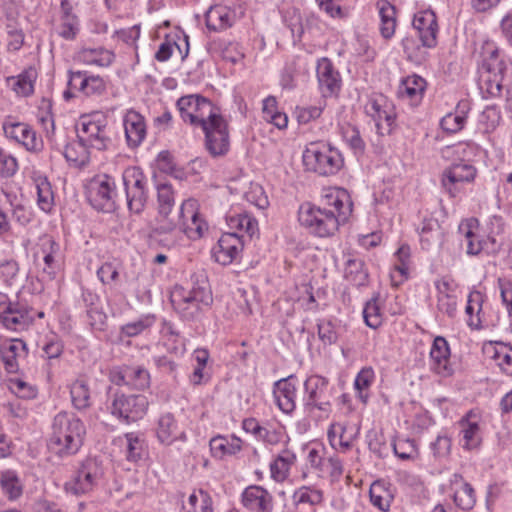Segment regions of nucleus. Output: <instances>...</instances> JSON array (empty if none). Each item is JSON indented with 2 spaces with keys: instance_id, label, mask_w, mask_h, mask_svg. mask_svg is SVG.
Segmentation results:
<instances>
[{
  "instance_id": "obj_43",
  "label": "nucleus",
  "mask_w": 512,
  "mask_h": 512,
  "mask_svg": "<svg viewBox=\"0 0 512 512\" xmlns=\"http://www.w3.org/2000/svg\"><path fill=\"white\" fill-rule=\"evenodd\" d=\"M70 395L73 406L77 410H84L91 405L90 388L84 379L75 380L70 387Z\"/></svg>"
},
{
  "instance_id": "obj_13",
  "label": "nucleus",
  "mask_w": 512,
  "mask_h": 512,
  "mask_svg": "<svg viewBox=\"0 0 512 512\" xmlns=\"http://www.w3.org/2000/svg\"><path fill=\"white\" fill-rule=\"evenodd\" d=\"M365 112L376 123L377 130L380 134H390L395 126L396 113L391 102L382 95H374L370 97L365 105Z\"/></svg>"
},
{
  "instance_id": "obj_53",
  "label": "nucleus",
  "mask_w": 512,
  "mask_h": 512,
  "mask_svg": "<svg viewBox=\"0 0 512 512\" xmlns=\"http://www.w3.org/2000/svg\"><path fill=\"white\" fill-rule=\"evenodd\" d=\"M125 193L129 211L142 213L148 201V189L125 190Z\"/></svg>"
},
{
  "instance_id": "obj_6",
  "label": "nucleus",
  "mask_w": 512,
  "mask_h": 512,
  "mask_svg": "<svg viewBox=\"0 0 512 512\" xmlns=\"http://www.w3.org/2000/svg\"><path fill=\"white\" fill-rule=\"evenodd\" d=\"M35 320V313L32 307L17 293L15 298L0 292V322L12 331H24L28 329Z\"/></svg>"
},
{
  "instance_id": "obj_33",
  "label": "nucleus",
  "mask_w": 512,
  "mask_h": 512,
  "mask_svg": "<svg viewBox=\"0 0 512 512\" xmlns=\"http://www.w3.org/2000/svg\"><path fill=\"white\" fill-rule=\"evenodd\" d=\"M211 453L214 457L222 459L226 455H235L242 449V441L236 436L227 438L218 435L209 442Z\"/></svg>"
},
{
  "instance_id": "obj_40",
  "label": "nucleus",
  "mask_w": 512,
  "mask_h": 512,
  "mask_svg": "<svg viewBox=\"0 0 512 512\" xmlns=\"http://www.w3.org/2000/svg\"><path fill=\"white\" fill-rule=\"evenodd\" d=\"M157 202H158V213L160 220L158 225L162 221H166L172 211L175 204L174 191L172 186L168 183H159L157 185Z\"/></svg>"
},
{
  "instance_id": "obj_16",
  "label": "nucleus",
  "mask_w": 512,
  "mask_h": 512,
  "mask_svg": "<svg viewBox=\"0 0 512 512\" xmlns=\"http://www.w3.org/2000/svg\"><path fill=\"white\" fill-rule=\"evenodd\" d=\"M242 236L236 232L224 233L213 247L212 254L216 262L221 265H229L235 261L243 250Z\"/></svg>"
},
{
  "instance_id": "obj_58",
  "label": "nucleus",
  "mask_w": 512,
  "mask_h": 512,
  "mask_svg": "<svg viewBox=\"0 0 512 512\" xmlns=\"http://www.w3.org/2000/svg\"><path fill=\"white\" fill-rule=\"evenodd\" d=\"M125 439L127 459L133 462L141 459L144 452V440L134 432L125 434Z\"/></svg>"
},
{
  "instance_id": "obj_14",
  "label": "nucleus",
  "mask_w": 512,
  "mask_h": 512,
  "mask_svg": "<svg viewBox=\"0 0 512 512\" xmlns=\"http://www.w3.org/2000/svg\"><path fill=\"white\" fill-rule=\"evenodd\" d=\"M3 131L7 138L21 144L27 151L39 152L43 148L42 139L26 123L6 121L3 124Z\"/></svg>"
},
{
  "instance_id": "obj_35",
  "label": "nucleus",
  "mask_w": 512,
  "mask_h": 512,
  "mask_svg": "<svg viewBox=\"0 0 512 512\" xmlns=\"http://www.w3.org/2000/svg\"><path fill=\"white\" fill-rule=\"evenodd\" d=\"M477 228V220L470 219L459 225V232L464 235L466 243V252L469 255H478L487 245L486 241H482L475 232Z\"/></svg>"
},
{
  "instance_id": "obj_60",
  "label": "nucleus",
  "mask_w": 512,
  "mask_h": 512,
  "mask_svg": "<svg viewBox=\"0 0 512 512\" xmlns=\"http://www.w3.org/2000/svg\"><path fill=\"white\" fill-rule=\"evenodd\" d=\"M396 262L394 264L395 271L401 277L407 279L411 268V250L408 245H402L395 253Z\"/></svg>"
},
{
  "instance_id": "obj_9",
  "label": "nucleus",
  "mask_w": 512,
  "mask_h": 512,
  "mask_svg": "<svg viewBox=\"0 0 512 512\" xmlns=\"http://www.w3.org/2000/svg\"><path fill=\"white\" fill-rule=\"evenodd\" d=\"M116 182L107 174L92 179L88 188V200L98 211L112 212L116 208Z\"/></svg>"
},
{
  "instance_id": "obj_22",
  "label": "nucleus",
  "mask_w": 512,
  "mask_h": 512,
  "mask_svg": "<svg viewBox=\"0 0 512 512\" xmlns=\"http://www.w3.org/2000/svg\"><path fill=\"white\" fill-rule=\"evenodd\" d=\"M27 353L26 343L21 339L5 340L0 345V359L8 373L18 372L19 359L26 357Z\"/></svg>"
},
{
  "instance_id": "obj_63",
  "label": "nucleus",
  "mask_w": 512,
  "mask_h": 512,
  "mask_svg": "<svg viewBox=\"0 0 512 512\" xmlns=\"http://www.w3.org/2000/svg\"><path fill=\"white\" fill-rule=\"evenodd\" d=\"M79 32V19L75 18H60V24L57 27V33L60 37L66 40L75 39Z\"/></svg>"
},
{
  "instance_id": "obj_28",
  "label": "nucleus",
  "mask_w": 512,
  "mask_h": 512,
  "mask_svg": "<svg viewBox=\"0 0 512 512\" xmlns=\"http://www.w3.org/2000/svg\"><path fill=\"white\" fill-rule=\"evenodd\" d=\"M419 235L421 247L427 251L439 249L444 242V230L436 219H424Z\"/></svg>"
},
{
  "instance_id": "obj_27",
  "label": "nucleus",
  "mask_w": 512,
  "mask_h": 512,
  "mask_svg": "<svg viewBox=\"0 0 512 512\" xmlns=\"http://www.w3.org/2000/svg\"><path fill=\"white\" fill-rule=\"evenodd\" d=\"M182 213H188L189 221L182 220L180 230L190 239L200 238L205 230V223L197 211L196 201L192 199L185 200L182 203Z\"/></svg>"
},
{
  "instance_id": "obj_62",
  "label": "nucleus",
  "mask_w": 512,
  "mask_h": 512,
  "mask_svg": "<svg viewBox=\"0 0 512 512\" xmlns=\"http://www.w3.org/2000/svg\"><path fill=\"white\" fill-rule=\"evenodd\" d=\"M59 246L53 240H49V251L44 250V268L43 272L46 273L49 278H54L58 269V263L56 260V252L58 251Z\"/></svg>"
},
{
  "instance_id": "obj_55",
  "label": "nucleus",
  "mask_w": 512,
  "mask_h": 512,
  "mask_svg": "<svg viewBox=\"0 0 512 512\" xmlns=\"http://www.w3.org/2000/svg\"><path fill=\"white\" fill-rule=\"evenodd\" d=\"M394 454L402 460H414L418 457V449L412 439H397L392 443Z\"/></svg>"
},
{
  "instance_id": "obj_49",
  "label": "nucleus",
  "mask_w": 512,
  "mask_h": 512,
  "mask_svg": "<svg viewBox=\"0 0 512 512\" xmlns=\"http://www.w3.org/2000/svg\"><path fill=\"white\" fill-rule=\"evenodd\" d=\"M37 189L38 206L44 212H49L54 203L53 191L50 183L45 177H38L35 180Z\"/></svg>"
},
{
  "instance_id": "obj_1",
  "label": "nucleus",
  "mask_w": 512,
  "mask_h": 512,
  "mask_svg": "<svg viewBox=\"0 0 512 512\" xmlns=\"http://www.w3.org/2000/svg\"><path fill=\"white\" fill-rule=\"evenodd\" d=\"M352 213V202L345 189H329L318 206L304 203L300 206V224L319 237H329L346 223Z\"/></svg>"
},
{
  "instance_id": "obj_64",
  "label": "nucleus",
  "mask_w": 512,
  "mask_h": 512,
  "mask_svg": "<svg viewBox=\"0 0 512 512\" xmlns=\"http://www.w3.org/2000/svg\"><path fill=\"white\" fill-rule=\"evenodd\" d=\"M97 276L103 284L114 283L119 277V265L115 262H105L98 268Z\"/></svg>"
},
{
  "instance_id": "obj_32",
  "label": "nucleus",
  "mask_w": 512,
  "mask_h": 512,
  "mask_svg": "<svg viewBox=\"0 0 512 512\" xmlns=\"http://www.w3.org/2000/svg\"><path fill=\"white\" fill-rule=\"evenodd\" d=\"M37 79V71L33 67H28L18 76L7 78V83L12 90L19 96L27 97L34 92V83Z\"/></svg>"
},
{
  "instance_id": "obj_18",
  "label": "nucleus",
  "mask_w": 512,
  "mask_h": 512,
  "mask_svg": "<svg viewBox=\"0 0 512 512\" xmlns=\"http://www.w3.org/2000/svg\"><path fill=\"white\" fill-rule=\"evenodd\" d=\"M273 396L278 408L283 413H292L296 408V377L290 375L276 381L273 386Z\"/></svg>"
},
{
  "instance_id": "obj_34",
  "label": "nucleus",
  "mask_w": 512,
  "mask_h": 512,
  "mask_svg": "<svg viewBox=\"0 0 512 512\" xmlns=\"http://www.w3.org/2000/svg\"><path fill=\"white\" fill-rule=\"evenodd\" d=\"M426 88V81L416 74L404 78L398 88V95L411 101L422 99Z\"/></svg>"
},
{
  "instance_id": "obj_30",
  "label": "nucleus",
  "mask_w": 512,
  "mask_h": 512,
  "mask_svg": "<svg viewBox=\"0 0 512 512\" xmlns=\"http://www.w3.org/2000/svg\"><path fill=\"white\" fill-rule=\"evenodd\" d=\"M451 482L455 486L453 495L455 504L462 510H471L476 503L473 487L468 482H465L459 474H454Z\"/></svg>"
},
{
  "instance_id": "obj_21",
  "label": "nucleus",
  "mask_w": 512,
  "mask_h": 512,
  "mask_svg": "<svg viewBox=\"0 0 512 512\" xmlns=\"http://www.w3.org/2000/svg\"><path fill=\"white\" fill-rule=\"evenodd\" d=\"M461 445L466 450L477 449L482 442L479 419L473 410L468 411L459 421Z\"/></svg>"
},
{
  "instance_id": "obj_45",
  "label": "nucleus",
  "mask_w": 512,
  "mask_h": 512,
  "mask_svg": "<svg viewBox=\"0 0 512 512\" xmlns=\"http://www.w3.org/2000/svg\"><path fill=\"white\" fill-rule=\"evenodd\" d=\"M296 457L289 450H283L276 459L271 463L270 470L273 479L283 481L288 476L291 465Z\"/></svg>"
},
{
  "instance_id": "obj_61",
  "label": "nucleus",
  "mask_w": 512,
  "mask_h": 512,
  "mask_svg": "<svg viewBox=\"0 0 512 512\" xmlns=\"http://www.w3.org/2000/svg\"><path fill=\"white\" fill-rule=\"evenodd\" d=\"M338 436L339 445L343 451L350 449L354 436L348 434V429L341 423L332 424L328 431V438L331 442Z\"/></svg>"
},
{
  "instance_id": "obj_56",
  "label": "nucleus",
  "mask_w": 512,
  "mask_h": 512,
  "mask_svg": "<svg viewBox=\"0 0 512 512\" xmlns=\"http://www.w3.org/2000/svg\"><path fill=\"white\" fill-rule=\"evenodd\" d=\"M363 317L367 326L377 329L383 322V315L378 303V298L369 300L363 310Z\"/></svg>"
},
{
  "instance_id": "obj_31",
  "label": "nucleus",
  "mask_w": 512,
  "mask_h": 512,
  "mask_svg": "<svg viewBox=\"0 0 512 512\" xmlns=\"http://www.w3.org/2000/svg\"><path fill=\"white\" fill-rule=\"evenodd\" d=\"M477 152L478 146L476 144L460 142L442 148L441 155L442 158L450 160L452 163H470Z\"/></svg>"
},
{
  "instance_id": "obj_12",
  "label": "nucleus",
  "mask_w": 512,
  "mask_h": 512,
  "mask_svg": "<svg viewBox=\"0 0 512 512\" xmlns=\"http://www.w3.org/2000/svg\"><path fill=\"white\" fill-rule=\"evenodd\" d=\"M205 134V146L214 157L225 155L229 150L228 125L219 114L200 127Z\"/></svg>"
},
{
  "instance_id": "obj_25",
  "label": "nucleus",
  "mask_w": 512,
  "mask_h": 512,
  "mask_svg": "<svg viewBox=\"0 0 512 512\" xmlns=\"http://www.w3.org/2000/svg\"><path fill=\"white\" fill-rule=\"evenodd\" d=\"M236 19V13L226 5L211 6L205 14L206 27L210 31L220 32L230 28Z\"/></svg>"
},
{
  "instance_id": "obj_46",
  "label": "nucleus",
  "mask_w": 512,
  "mask_h": 512,
  "mask_svg": "<svg viewBox=\"0 0 512 512\" xmlns=\"http://www.w3.org/2000/svg\"><path fill=\"white\" fill-rule=\"evenodd\" d=\"M370 501L373 506L377 507L383 512H387L390 508L393 496L391 492L385 487V484L380 481H375L370 487Z\"/></svg>"
},
{
  "instance_id": "obj_24",
  "label": "nucleus",
  "mask_w": 512,
  "mask_h": 512,
  "mask_svg": "<svg viewBox=\"0 0 512 512\" xmlns=\"http://www.w3.org/2000/svg\"><path fill=\"white\" fill-rule=\"evenodd\" d=\"M157 439L164 445H171L177 440L186 439L185 431L182 430L174 415L166 412L160 415L156 425Z\"/></svg>"
},
{
  "instance_id": "obj_57",
  "label": "nucleus",
  "mask_w": 512,
  "mask_h": 512,
  "mask_svg": "<svg viewBox=\"0 0 512 512\" xmlns=\"http://www.w3.org/2000/svg\"><path fill=\"white\" fill-rule=\"evenodd\" d=\"M155 322V317L153 315L142 316L136 321L129 322L120 328V332L122 335L126 337H135L141 334L146 329L150 328Z\"/></svg>"
},
{
  "instance_id": "obj_7",
  "label": "nucleus",
  "mask_w": 512,
  "mask_h": 512,
  "mask_svg": "<svg viewBox=\"0 0 512 512\" xmlns=\"http://www.w3.org/2000/svg\"><path fill=\"white\" fill-rule=\"evenodd\" d=\"M148 400L141 394L113 393L107 403L108 412L120 422L130 424L143 418Z\"/></svg>"
},
{
  "instance_id": "obj_48",
  "label": "nucleus",
  "mask_w": 512,
  "mask_h": 512,
  "mask_svg": "<svg viewBox=\"0 0 512 512\" xmlns=\"http://www.w3.org/2000/svg\"><path fill=\"white\" fill-rule=\"evenodd\" d=\"M122 180L125 190L148 189V179L138 167H128L123 171Z\"/></svg>"
},
{
  "instance_id": "obj_29",
  "label": "nucleus",
  "mask_w": 512,
  "mask_h": 512,
  "mask_svg": "<svg viewBox=\"0 0 512 512\" xmlns=\"http://www.w3.org/2000/svg\"><path fill=\"white\" fill-rule=\"evenodd\" d=\"M191 113H189L187 122L193 126L201 127L217 115L219 110L216 108L211 101L198 95L194 105H192Z\"/></svg>"
},
{
  "instance_id": "obj_17",
  "label": "nucleus",
  "mask_w": 512,
  "mask_h": 512,
  "mask_svg": "<svg viewBox=\"0 0 512 512\" xmlns=\"http://www.w3.org/2000/svg\"><path fill=\"white\" fill-rule=\"evenodd\" d=\"M319 89L324 98L336 95L341 88V77L328 58H321L316 67Z\"/></svg>"
},
{
  "instance_id": "obj_10",
  "label": "nucleus",
  "mask_w": 512,
  "mask_h": 512,
  "mask_svg": "<svg viewBox=\"0 0 512 512\" xmlns=\"http://www.w3.org/2000/svg\"><path fill=\"white\" fill-rule=\"evenodd\" d=\"M329 381L320 375H312L304 382V406L308 411L315 409L328 413L331 410Z\"/></svg>"
},
{
  "instance_id": "obj_8",
  "label": "nucleus",
  "mask_w": 512,
  "mask_h": 512,
  "mask_svg": "<svg viewBox=\"0 0 512 512\" xmlns=\"http://www.w3.org/2000/svg\"><path fill=\"white\" fill-rule=\"evenodd\" d=\"M104 468L95 458L85 459L75 475L65 484L67 492L74 495L88 494L103 484Z\"/></svg>"
},
{
  "instance_id": "obj_38",
  "label": "nucleus",
  "mask_w": 512,
  "mask_h": 512,
  "mask_svg": "<svg viewBox=\"0 0 512 512\" xmlns=\"http://www.w3.org/2000/svg\"><path fill=\"white\" fill-rule=\"evenodd\" d=\"M344 277L354 286H364L368 281V272L361 258L350 257L346 260Z\"/></svg>"
},
{
  "instance_id": "obj_44",
  "label": "nucleus",
  "mask_w": 512,
  "mask_h": 512,
  "mask_svg": "<svg viewBox=\"0 0 512 512\" xmlns=\"http://www.w3.org/2000/svg\"><path fill=\"white\" fill-rule=\"evenodd\" d=\"M0 487L2 492L9 500H15L22 495L23 486L13 470L3 471L0 475Z\"/></svg>"
},
{
  "instance_id": "obj_54",
  "label": "nucleus",
  "mask_w": 512,
  "mask_h": 512,
  "mask_svg": "<svg viewBox=\"0 0 512 512\" xmlns=\"http://www.w3.org/2000/svg\"><path fill=\"white\" fill-rule=\"evenodd\" d=\"M374 378H375V374L371 367H365V368L361 369V371L357 374V376L355 378L354 386L358 392L359 398L363 402H366V400L368 398L367 391L370 388V386L372 385Z\"/></svg>"
},
{
  "instance_id": "obj_11",
  "label": "nucleus",
  "mask_w": 512,
  "mask_h": 512,
  "mask_svg": "<svg viewBox=\"0 0 512 512\" xmlns=\"http://www.w3.org/2000/svg\"><path fill=\"white\" fill-rule=\"evenodd\" d=\"M476 168L470 163H452L441 176V186L452 198L463 192L464 186L474 181Z\"/></svg>"
},
{
  "instance_id": "obj_39",
  "label": "nucleus",
  "mask_w": 512,
  "mask_h": 512,
  "mask_svg": "<svg viewBox=\"0 0 512 512\" xmlns=\"http://www.w3.org/2000/svg\"><path fill=\"white\" fill-rule=\"evenodd\" d=\"M380 16V33L385 39H390L396 29L395 7L386 0L378 2Z\"/></svg>"
},
{
  "instance_id": "obj_47",
  "label": "nucleus",
  "mask_w": 512,
  "mask_h": 512,
  "mask_svg": "<svg viewBox=\"0 0 512 512\" xmlns=\"http://www.w3.org/2000/svg\"><path fill=\"white\" fill-rule=\"evenodd\" d=\"M124 377L128 381V386L137 390H144L150 385V374L141 366H126Z\"/></svg>"
},
{
  "instance_id": "obj_19",
  "label": "nucleus",
  "mask_w": 512,
  "mask_h": 512,
  "mask_svg": "<svg viewBox=\"0 0 512 512\" xmlns=\"http://www.w3.org/2000/svg\"><path fill=\"white\" fill-rule=\"evenodd\" d=\"M241 501L248 512H273V496L262 486L251 485L245 488Z\"/></svg>"
},
{
  "instance_id": "obj_37",
  "label": "nucleus",
  "mask_w": 512,
  "mask_h": 512,
  "mask_svg": "<svg viewBox=\"0 0 512 512\" xmlns=\"http://www.w3.org/2000/svg\"><path fill=\"white\" fill-rule=\"evenodd\" d=\"M79 59L88 65L107 67L114 61L115 55L103 47L83 48L78 53Z\"/></svg>"
},
{
  "instance_id": "obj_36",
  "label": "nucleus",
  "mask_w": 512,
  "mask_h": 512,
  "mask_svg": "<svg viewBox=\"0 0 512 512\" xmlns=\"http://www.w3.org/2000/svg\"><path fill=\"white\" fill-rule=\"evenodd\" d=\"M228 227L233 232H245L249 237H252L258 231L257 220L248 213H229L226 216Z\"/></svg>"
},
{
  "instance_id": "obj_51",
  "label": "nucleus",
  "mask_w": 512,
  "mask_h": 512,
  "mask_svg": "<svg viewBox=\"0 0 512 512\" xmlns=\"http://www.w3.org/2000/svg\"><path fill=\"white\" fill-rule=\"evenodd\" d=\"M293 500L296 504L319 505L323 501V492L316 488L302 486L294 492Z\"/></svg>"
},
{
  "instance_id": "obj_3",
  "label": "nucleus",
  "mask_w": 512,
  "mask_h": 512,
  "mask_svg": "<svg viewBox=\"0 0 512 512\" xmlns=\"http://www.w3.org/2000/svg\"><path fill=\"white\" fill-rule=\"evenodd\" d=\"M192 286L185 288L175 286L170 294L174 309L186 319L193 318L200 310V305H209L212 301L211 292L203 274L191 277Z\"/></svg>"
},
{
  "instance_id": "obj_4",
  "label": "nucleus",
  "mask_w": 512,
  "mask_h": 512,
  "mask_svg": "<svg viewBox=\"0 0 512 512\" xmlns=\"http://www.w3.org/2000/svg\"><path fill=\"white\" fill-rule=\"evenodd\" d=\"M303 164L308 171L319 176L337 174L344 165L341 152L330 143L316 141L309 143L303 152Z\"/></svg>"
},
{
  "instance_id": "obj_5",
  "label": "nucleus",
  "mask_w": 512,
  "mask_h": 512,
  "mask_svg": "<svg viewBox=\"0 0 512 512\" xmlns=\"http://www.w3.org/2000/svg\"><path fill=\"white\" fill-rule=\"evenodd\" d=\"M77 139L89 149L108 150L112 146V130L107 117L99 112L82 115L76 126Z\"/></svg>"
},
{
  "instance_id": "obj_59",
  "label": "nucleus",
  "mask_w": 512,
  "mask_h": 512,
  "mask_svg": "<svg viewBox=\"0 0 512 512\" xmlns=\"http://www.w3.org/2000/svg\"><path fill=\"white\" fill-rule=\"evenodd\" d=\"M466 123L464 112L455 111L447 113L440 121V126L447 133H457L463 129Z\"/></svg>"
},
{
  "instance_id": "obj_52",
  "label": "nucleus",
  "mask_w": 512,
  "mask_h": 512,
  "mask_svg": "<svg viewBox=\"0 0 512 512\" xmlns=\"http://www.w3.org/2000/svg\"><path fill=\"white\" fill-rule=\"evenodd\" d=\"M183 44L184 51L182 50L180 44H177L176 42H172L166 39L164 42L160 44L157 52L155 53L156 60L159 62L167 61L171 57L174 47H176L179 50L182 60L185 59L189 52V43L187 36H185V38L183 39Z\"/></svg>"
},
{
  "instance_id": "obj_26",
  "label": "nucleus",
  "mask_w": 512,
  "mask_h": 512,
  "mask_svg": "<svg viewBox=\"0 0 512 512\" xmlns=\"http://www.w3.org/2000/svg\"><path fill=\"white\" fill-rule=\"evenodd\" d=\"M481 49L482 73L503 78L507 65L505 61L499 57V49L496 44L491 41H486Z\"/></svg>"
},
{
  "instance_id": "obj_42",
  "label": "nucleus",
  "mask_w": 512,
  "mask_h": 512,
  "mask_svg": "<svg viewBox=\"0 0 512 512\" xmlns=\"http://www.w3.org/2000/svg\"><path fill=\"white\" fill-rule=\"evenodd\" d=\"M487 353L503 373L512 376V348L504 344L490 345Z\"/></svg>"
},
{
  "instance_id": "obj_20",
  "label": "nucleus",
  "mask_w": 512,
  "mask_h": 512,
  "mask_svg": "<svg viewBox=\"0 0 512 512\" xmlns=\"http://www.w3.org/2000/svg\"><path fill=\"white\" fill-rule=\"evenodd\" d=\"M431 368L442 377L451 376L454 369L450 364V348L444 337L434 339L430 350Z\"/></svg>"
},
{
  "instance_id": "obj_41",
  "label": "nucleus",
  "mask_w": 512,
  "mask_h": 512,
  "mask_svg": "<svg viewBox=\"0 0 512 512\" xmlns=\"http://www.w3.org/2000/svg\"><path fill=\"white\" fill-rule=\"evenodd\" d=\"M89 148L79 139L68 143L63 151L65 159L75 167L86 165L90 159Z\"/></svg>"
},
{
  "instance_id": "obj_2",
  "label": "nucleus",
  "mask_w": 512,
  "mask_h": 512,
  "mask_svg": "<svg viewBox=\"0 0 512 512\" xmlns=\"http://www.w3.org/2000/svg\"><path fill=\"white\" fill-rule=\"evenodd\" d=\"M86 429L74 414L58 413L53 420L50 447L60 456L73 455L83 444Z\"/></svg>"
},
{
  "instance_id": "obj_50",
  "label": "nucleus",
  "mask_w": 512,
  "mask_h": 512,
  "mask_svg": "<svg viewBox=\"0 0 512 512\" xmlns=\"http://www.w3.org/2000/svg\"><path fill=\"white\" fill-rule=\"evenodd\" d=\"M503 78L500 76H492L491 74L481 73L479 86L485 98L499 97L503 86Z\"/></svg>"
},
{
  "instance_id": "obj_23",
  "label": "nucleus",
  "mask_w": 512,
  "mask_h": 512,
  "mask_svg": "<svg viewBox=\"0 0 512 512\" xmlns=\"http://www.w3.org/2000/svg\"><path fill=\"white\" fill-rule=\"evenodd\" d=\"M125 137L130 148L138 147L146 137L144 117L135 110H128L123 119Z\"/></svg>"
},
{
  "instance_id": "obj_15",
  "label": "nucleus",
  "mask_w": 512,
  "mask_h": 512,
  "mask_svg": "<svg viewBox=\"0 0 512 512\" xmlns=\"http://www.w3.org/2000/svg\"><path fill=\"white\" fill-rule=\"evenodd\" d=\"M412 25L424 47L433 48L437 45L439 27L434 11H419L414 15Z\"/></svg>"
}]
</instances>
